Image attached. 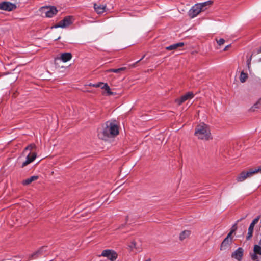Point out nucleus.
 <instances>
[{
	"label": "nucleus",
	"mask_w": 261,
	"mask_h": 261,
	"mask_svg": "<svg viewBox=\"0 0 261 261\" xmlns=\"http://www.w3.org/2000/svg\"><path fill=\"white\" fill-rule=\"evenodd\" d=\"M119 133V129L116 121H108L105 126L98 131V137L102 140H107L109 137H113Z\"/></svg>",
	"instance_id": "f257e3e1"
},
{
	"label": "nucleus",
	"mask_w": 261,
	"mask_h": 261,
	"mask_svg": "<svg viewBox=\"0 0 261 261\" xmlns=\"http://www.w3.org/2000/svg\"><path fill=\"white\" fill-rule=\"evenodd\" d=\"M72 55L70 53H64L61 54L60 56L61 60L63 62H66L70 60L72 58Z\"/></svg>",
	"instance_id": "dca6fc26"
},
{
	"label": "nucleus",
	"mask_w": 261,
	"mask_h": 261,
	"mask_svg": "<svg viewBox=\"0 0 261 261\" xmlns=\"http://www.w3.org/2000/svg\"><path fill=\"white\" fill-rule=\"evenodd\" d=\"M202 11V8L200 7L199 4H196L191 7L188 11V14L190 18H194Z\"/></svg>",
	"instance_id": "7ed1b4c3"
},
{
	"label": "nucleus",
	"mask_w": 261,
	"mask_h": 261,
	"mask_svg": "<svg viewBox=\"0 0 261 261\" xmlns=\"http://www.w3.org/2000/svg\"><path fill=\"white\" fill-rule=\"evenodd\" d=\"M46 248V247H42L39 250H38L36 252L32 253L31 256V258L32 259H36L40 255H43V252L46 251V250H45Z\"/></svg>",
	"instance_id": "4468645a"
},
{
	"label": "nucleus",
	"mask_w": 261,
	"mask_h": 261,
	"mask_svg": "<svg viewBox=\"0 0 261 261\" xmlns=\"http://www.w3.org/2000/svg\"><path fill=\"white\" fill-rule=\"evenodd\" d=\"M259 219V217L258 216L257 218H255L250 224L248 228L247 236L246 237L247 240H249L252 237L254 225L258 222Z\"/></svg>",
	"instance_id": "9b49d317"
},
{
	"label": "nucleus",
	"mask_w": 261,
	"mask_h": 261,
	"mask_svg": "<svg viewBox=\"0 0 261 261\" xmlns=\"http://www.w3.org/2000/svg\"><path fill=\"white\" fill-rule=\"evenodd\" d=\"M259 244L261 245V240H260Z\"/></svg>",
	"instance_id": "4c0bfd02"
},
{
	"label": "nucleus",
	"mask_w": 261,
	"mask_h": 261,
	"mask_svg": "<svg viewBox=\"0 0 261 261\" xmlns=\"http://www.w3.org/2000/svg\"><path fill=\"white\" fill-rule=\"evenodd\" d=\"M134 15L132 14L131 16H134Z\"/></svg>",
	"instance_id": "58836bf2"
},
{
	"label": "nucleus",
	"mask_w": 261,
	"mask_h": 261,
	"mask_svg": "<svg viewBox=\"0 0 261 261\" xmlns=\"http://www.w3.org/2000/svg\"><path fill=\"white\" fill-rule=\"evenodd\" d=\"M101 256L107 257L112 261L115 260L117 258L116 253L112 250H105L102 252Z\"/></svg>",
	"instance_id": "1a4fd4ad"
},
{
	"label": "nucleus",
	"mask_w": 261,
	"mask_h": 261,
	"mask_svg": "<svg viewBox=\"0 0 261 261\" xmlns=\"http://www.w3.org/2000/svg\"><path fill=\"white\" fill-rule=\"evenodd\" d=\"M72 23V17L68 16L65 17L62 20L60 21L58 24L55 25L52 28H64L69 26Z\"/></svg>",
	"instance_id": "20e7f679"
},
{
	"label": "nucleus",
	"mask_w": 261,
	"mask_h": 261,
	"mask_svg": "<svg viewBox=\"0 0 261 261\" xmlns=\"http://www.w3.org/2000/svg\"><path fill=\"white\" fill-rule=\"evenodd\" d=\"M254 252L255 254L261 255V247L257 245H255L254 247Z\"/></svg>",
	"instance_id": "cd10ccee"
},
{
	"label": "nucleus",
	"mask_w": 261,
	"mask_h": 261,
	"mask_svg": "<svg viewBox=\"0 0 261 261\" xmlns=\"http://www.w3.org/2000/svg\"><path fill=\"white\" fill-rule=\"evenodd\" d=\"M261 53V46L259 48V49L257 51V54Z\"/></svg>",
	"instance_id": "72a5a7b5"
},
{
	"label": "nucleus",
	"mask_w": 261,
	"mask_h": 261,
	"mask_svg": "<svg viewBox=\"0 0 261 261\" xmlns=\"http://www.w3.org/2000/svg\"><path fill=\"white\" fill-rule=\"evenodd\" d=\"M248 177L246 175V172H241L239 175L237 177L236 180L238 182H242L245 180Z\"/></svg>",
	"instance_id": "412c9836"
},
{
	"label": "nucleus",
	"mask_w": 261,
	"mask_h": 261,
	"mask_svg": "<svg viewBox=\"0 0 261 261\" xmlns=\"http://www.w3.org/2000/svg\"><path fill=\"white\" fill-rule=\"evenodd\" d=\"M212 2L210 1H208L203 3H197L199 4L200 7L202 8V11H204L206 10L208 7L212 4Z\"/></svg>",
	"instance_id": "aec40b11"
},
{
	"label": "nucleus",
	"mask_w": 261,
	"mask_h": 261,
	"mask_svg": "<svg viewBox=\"0 0 261 261\" xmlns=\"http://www.w3.org/2000/svg\"><path fill=\"white\" fill-rule=\"evenodd\" d=\"M36 147V146L34 144H31L28 146H27L23 151V153H25L27 150L32 151L34 148Z\"/></svg>",
	"instance_id": "bb28decb"
},
{
	"label": "nucleus",
	"mask_w": 261,
	"mask_h": 261,
	"mask_svg": "<svg viewBox=\"0 0 261 261\" xmlns=\"http://www.w3.org/2000/svg\"><path fill=\"white\" fill-rule=\"evenodd\" d=\"M41 9L44 12L46 17L48 18L53 17L58 12L57 8L54 6L43 7Z\"/></svg>",
	"instance_id": "39448f33"
},
{
	"label": "nucleus",
	"mask_w": 261,
	"mask_h": 261,
	"mask_svg": "<svg viewBox=\"0 0 261 261\" xmlns=\"http://www.w3.org/2000/svg\"><path fill=\"white\" fill-rule=\"evenodd\" d=\"M191 234V231L189 230H184L182 231L179 235V239L181 241L184 240L188 238Z\"/></svg>",
	"instance_id": "4be33fe9"
},
{
	"label": "nucleus",
	"mask_w": 261,
	"mask_h": 261,
	"mask_svg": "<svg viewBox=\"0 0 261 261\" xmlns=\"http://www.w3.org/2000/svg\"><path fill=\"white\" fill-rule=\"evenodd\" d=\"M38 179V176H32L22 181L23 185H28L31 184L33 181L36 180Z\"/></svg>",
	"instance_id": "6ab92c4d"
},
{
	"label": "nucleus",
	"mask_w": 261,
	"mask_h": 261,
	"mask_svg": "<svg viewBox=\"0 0 261 261\" xmlns=\"http://www.w3.org/2000/svg\"><path fill=\"white\" fill-rule=\"evenodd\" d=\"M195 135L199 139L208 140L211 138L210 130L206 124L202 123L196 126Z\"/></svg>",
	"instance_id": "f03ea898"
},
{
	"label": "nucleus",
	"mask_w": 261,
	"mask_h": 261,
	"mask_svg": "<svg viewBox=\"0 0 261 261\" xmlns=\"http://www.w3.org/2000/svg\"><path fill=\"white\" fill-rule=\"evenodd\" d=\"M184 45V43L183 42H179L167 46L166 47V49L168 50H175L178 47H182Z\"/></svg>",
	"instance_id": "a211bd4d"
},
{
	"label": "nucleus",
	"mask_w": 261,
	"mask_h": 261,
	"mask_svg": "<svg viewBox=\"0 0 261 261\" xmlns=\"http://www.w3.org/2000/svg\"><path fill=\"white\" fill-rule=\"evenodd\" d=\"M225 42V40L223 38L220 39L219 40H217V43L219 45H223Z\"/></svg>",
	"instance_id": "7c9ffc66"
},
{
	"label": "nucleus",
	"mask_w": 261,
	"mask_h": 261,
	"mask_svg": "<svg viewBox=\"0 0 261 261\" xmlns=\"http://www.w3.org/2000/svg\"><path fill=\"white\" fill-rule=\"evenodd\" d=\"M103 85V83H96V84H90V86H92L93 87H101V86H102Z\"/></svg>",
	"instance_id": "c756f323"
},
{
	"label": "nucleus",
	"mask_w": 261,
	"mask_h": 261,
	"mask_svg": "<svg viewBox=\"0 0 261 261\" xmlns=\"http://www.w3.org/2000/svg\"><path fill=\"white\" fill-rule=\"evenodd\" d=\"M251 57H252V56L247 60V65H248V68H250V64H251Z\"/></svg>",
	"instance_id": "2f4dec72"
},
{
	"label": "nucleus",
	"mask_w": 261,
	"mask_h": 261,
	"mask_svg": "<svg viewBox=\"0 0 261 261\" xmlns=\"http://www.w3.org/2000/svg\"><path fill=\"white\" fill-rule=\"evenodd\" d=\"M261 172V166L255 169H250L248 171L246 172V175L248 177H251L255 173Z\"/></svg>",
	"instance_id": "f3484780"
},
{
	"label": "nucleus",
	"mask_w": 261,
	"mask_h": 261,
	"mask_svg": "<svg viewBox=\"0 0 261 261\" xmlns=\"http://www.w3.org/2000/svg\"><path fill=\"white\" fill-rule=\"evenodd\" d=\"M237 229V223H235L231 227L230 231L228 233L227 235H228L229 237H232V234L236 231Z\"/></svg>",
	"instance_id": "c85d7f7f"
},
{
	"label": "nucleus",
	"mask_w": 261,
	"mask_h": 261,
	"mask_svg": "<svg viewBox=\"0 0 261 261\" xmlns=\"http://www.w3.org/2000/svg\"><path fill=\"white\" fill-rule=\"evenodd\" d=\"M248 78V74L246 73H244L243 71H242L240 76V80L241 83H244L246 81L247 79Z\"/></svg>",
	"instance_id": "393cba45"
},
{
	"label": "nucleus",
	"mask_w": 261,
	"mask_h": 261,
	"mask_svg": "<svg viewBox=\"0 0 261 261\" xmlns=\"http://www.w3.org/2000/svg\"><path fill=\"white\" fill-rule=\"evenodd\" d=\"M16 8V5L10 2H3L0 3V10L11 11Z\"/></svg>",
	"instance_id": "423d86ee"
},
{
	"label": "nucleus",
	"mask_w": 261,
	"mask_h": 261,
	"mask_svg": "<svg viewBox=\"0 0 261 261\" xmlns=\"http://www.w3.org/2000/svg\"><path fill=\"white\" fill-rule=\"evenodd\" d=\"M261 108V97L251 107L250 111H254L257 109Z\"/></svg>",
	"instance_id": "5701e85b"
},
{
	"label": "nucleus",
	"mask_w": 261,
	"mask_h": 261,
	"mask_svg": "<svg viewBox=\"0 0 261 261\" xmlns=\"http://www.w3.org/2000/svg\"><path fill=\"white\" fill-rule=\"evenodd\" d=\"M36 158V153L34 152L31 153L29 152L27 156L26 160L23 162L21 167L23 168L28 165L29 164L32 162Z\"/></svg>",
	"instance_id": "f8f14e48"
},
{
	"label": "nucleus",
	"mask_w": 261,
	"mask_h": 261,
	"mask_svg": "<svg viewBox=\"0 0 261 261\" xmlns=\"http://www.w3.org/2000/svg\"><path fill=\"white\" fill-rule=\"evenodd\" d=\"M101 89H104L108 95H112V93L111 91V89L110 87L108 86L107 84H104L102 86H101Z\"/></svg>",
	"instance_id": "a878e982"
},
{
	"label": "nucleus",
	"mask_w": 261,
	"mask_h": 261,
	"mask_svg": "<svg viewBox=\"0 0 261 261\" xmlns=\"http://www.w3.org/2000/svg\"><path fill=\"white\" fill-rule=\"evenodd\" d=\"M230 46V45H227V46L224 48V51L228 49V48Z\"/></svg>",
	"instance_id": "f704fd0d"
},
{
	"label": "nucleus",
	"mask_w": 261,
	"mask_h": 261,
	"mask_svg": "<svg viewBox=\"0 0 261 261\" xmlns=\"http://www.w3.org/2000/svg\"><path fill=\"white\" fill-rule=\"evenodd\" d=\"M194 95L192 92H188L185 95L181 96L180 98L175 100V102L178 105H181L183 102L188 100V99L192 98Z\"/></svg>",
	"instance_id": "9d476101"
},
{
	"label": "nucleus",
	"mask_w": 261,
	"mask_h": 261,
	"mask_svg": "<svg viewBox=\"0 0 261 261\" xmlns=\"http://www.w3.org/2000/svg\"><path fill=\"white\" fill-rule=\"evenodd\" d=\"M243 255V249L241 247L238 248L233 253H232L231 256L236 258L238 261H241L242 259Z\"/></svg>",
	"instance_id": "ddd939ff"
},
{
	"label": "nucleus",
	"mask_w": 261,
	"mask_h": 261,
	"mask_svg": "<svg viewBox=\"0 0 261 261\" xmlns=\"http://www.w3.org/2000/svg\"><path fill=\"white\" fill-rule=\"evenodd\" d=\"M145 261H151V259L150 258H148L147 259H146V260Z\"/></svg>",
	"instance_id": "c9c22d12"
},
{
	"label": "nucleus",
	"mask_w": 261,
	"mask_h": 261,
	"mask_svg": "<svg viewBox=\"0 0 261 261\" xmlns=\"http://www.w3.org/2000/svg\"><path fill=\"white\" fill-rule=\"evenodd\" d=\"M125 67H121L118 69H110L107 70V72H114L116 73H119L122 71H123L125 69Z\"/></svg>",
	"instance_id": "b1692460"
},
{
	"label": "nucleus",
	"mask_w": 261,
	"mask_h": 261,
	"mask_svg": "<svg viewBox=\"0 0 261 261\" xmlns=\"http://www.w3.org/2000/svg\"><path fill=\"white\" fill-rule=\"evenodd\" d=\"M94 8L97 14H100L105 12L106 6L104 5H98L96 4H94Z\"/></svg>",
	"instance_id": "2eb2a0df"
},
{
	"label": "nucleus",
	"mask_w": 261,
	"mask_h": 261,
	"mask_svg": "<svg viewBox=\"0 0 261 261\" xmlns=\"http://www.w3.org/2000/svg\"><path fill=\"white\" fill-rule=\"evenodd\" d=\"M141 59H140V60H141ZM139 61H140V60H138V61H136L135 63H137L138 62H139Z\"/></svg>",
	"instance_id": "e433bc0d"
},
{
	"label": "nucleus",
	"mask_w": 261,
	"mask_h": 261,
	"mask_svg": "<svg viewBox=\"0 0 261 261\" xmlns=\"http://www.w3.org/2000/svg\"><path fill=\"white\" fill-rule=\"evenodd\" d=\"M142 243L139 239H135L132 241V251L136 253L142 251Z\"/></svg>",
	"instance_id": "0eeeda50"
},
{
	"label": "nucleus",
	"mask_w": 261,
	"mask_h": 261,
	"mask_svg": "<svg viewBox=\"0 0 261 261\" xmlns=\"http://www.w3.org/2000/svg\"><path fill=\"white\" fill-rule=\"evenodd\" d=\"M233 237L228 235L224 239L220 246V250H223L228 248L232 243Z\"/></svg>",
	"instance_id": "6e6552de"
},
{
	"label": "nucleus",
	"mask_w": 261,
	"mask_h": 261,
	"mask_svg": "<svg viewBox=\"0 0 261 261\" xmlns=\"http://www.w3.org/2000/svg\"><path fill=\"white\" fill-rule=\"evenodd\" d=\"M252 259L253 260H255L257 259V256L256 254L254 253V254L252 256Z\"/></svg>",
	"instance_id": "473e14b6"
}]
</instances>
